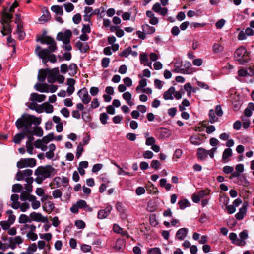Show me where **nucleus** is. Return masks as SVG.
<instances>
[{"instance_id": "nucleus-25", "label": "nucleus", "mask_w": 254, "mask_h": 254, "mask_svg": "<svg viewBox=\"0 0 254 254\" xmlns=\"http://www.w3.org/2000/svg\"><path fill=\"white\" fill-rule=\"evenodd\" d=\"M2 25L1 33L3 36L11 34L12 29L11 25L1 24Z\"/></svg>"}, {"instance_id": "nucleus-18", "label": "nucleus", "mask_w": 254, "mask_h": 254, "mask_svg": "<svg viewBox=\"0 0 254 254\" xmlns=\"http://www.w3.org/2000/svg\"><path fill=\"white\" fill-rule=\"evenodd\" d=\"M34 88L37 91L41 92L48 93L49 91V86L46 83L40 84L37 83L35 85Z\"/></svg>"}, {"instance_id": "nucleus-29", "label": "nucleus", "mask_w": 254, "mask_h": 254, "mask_svg": "<svg viewBox=\"0 0 254 254\" xmlns=\"http://www.w3.org/2000/svg\"><path fill=\"white\" fill-rule=\"evenodd\" d=\"M197 158L201 160H205L208 155L207 150L202 148H199L197 152Z\"/></svg>"}, {"instance_id": "nucleus-19", "label": "nucleus", "mask_w": 254, "mask_h": 254, "mask_svg": "<svg viewBox=\"0 0 254 254\" xmlns=\"http://www.w3.org/2000/svg\"><path fill=\"white\" fill-rule=\"evenodd\" d=\"M49 71V69L48 68L39 70L38 75V79L40 82H43L45 81L46 77H48Z\"/></svg>"}, {"instance_id": "nucleus-55", "label": "nucleus", "mask_w": 254, "mask_h": 254, "mask_svg": "<svg viewBox=\"0 0 254 254\" xmlns=\"http://www.w3.org/2000/svg\"><path fill=\"white\" fill-rule=\"evenodd\" d=\"M110 59L109 58H104L102 60L101 64L102 66L104 68H106L109 66L110 63Z\"/></svg>"}, {"instance_id": "nucleus-51", "label": "nucleus", "mask_w": 254, "mask_h": 254, "mask_svg": "<svg viewBox=\"0 0 254 254\" xmlns=\"http://www.w3.org/2000/svg\"><path fill=\"white\" fill-rule=\"evenodd\" d=\"M116 208L117 210L120 213H125V209L123 204L121 202H118L116 204Z\"/></svg>"}, {"instance_id": "nucleus-10", "label": "nucleus", "mask_w": 254, "mask_h": 254, "mask_svg": "<svg viewBox=\"0 0 254 254\" xmlns=\"http://www.w3.org/2000/svg\"><path fill=\"white\" fill-rule=\"evenodd\" d=\"M112 210V206L110 204H107L104 209H101L98 212L97 217L99 219L106 218L111 213Z\"/></svg>"}, {"instance_id": "nucleus-40", "label": "nucleus", "mask_w": 254, "mask_h": 254, "mask_svg": "<svg viewBox=\"0 0 254 254\" xmlns=\"http://www.w3.org/2000/svg\"><path fill=\"white\" fill-rule=\"evenodd\" d=\"M209 117L210 122L211 123H214L216 121H217L218 118L215 116V113L213 109H211L209 112Z\"/></svg>"}, {"instance_id": "nucleus-8", "label": "nucleus", "mask_w": 254, "mask_h": 254, "mask_svg": "<svg viewBox=\"0 0 254 254\" xmlns=\"http://www.w3.org/2000/svg\"><path fill=\"white\" fill-rule=\"evenodd\" d=\"M77 95L84 104H87L91 101V97L89 95L86 88H83L79 90L77 92Z\"/></svg>"}, {"instance_id": "nucleus-27", "label": "nucleus", "mask_w": 254, "mask_h": 254, "mask_svg": "<svg viewBox=\"0 0 254 254\" xmlns=\"http://www.w3.org/2000/svg\"><path fill=\"white\" fill-rule=\"evenodd\" d=\"M49 151L45 153V156L47 159H52L54 157V151L56 149L54 144H50L48 146Z\"/></svg>"}, {"instance_id": "nucleus-3", "label": "nucleus", "mask_w": 254, "mask_h": 254, "mask_svg": "<svg viewBox=\"0 0 254 254\" xmlns=\"http://www.w3.org/2000/svg\"><path fill=\"white\" fill-rule=\"evenodd\" d=\"M55 169L50 165L39 166L35 171L36 176L35 181L38 184H41L46 179L53 176L55 174Z\"/></svg>"}, {"instance_id": "nucleus-49", "label": "nucleus", "mask_w": 254, "mask_h": 254, "mask_svg": "<svg viewBox=\"0 0 254 254\" xmlns=\"http://www.w3.org/2000/svg\"><path fill=\"white\" fill-rule=\"evenodd\" d=\"M108 118V115L105 113H102L100 115V121L104 125H105L107 123V120Z\"/></svg>"}, {"instance_id": "nucleus-42", "label": "nucleus", "mask_w": 254, "mask_h": 254, "mask_svg": "<svg viewBox=\"0 0 254 254\" xmlns=\"http://www.w3.org/2000/svg\"><path fill=\"white\" fill-rule=\"evenodd\" d=\"M62 192L59 189H55L52 191V196L55 199L61 198Z\"/></svg>"}, {"instance_id": "nucleus-39", "label": "nucleus", "mask_w": 254, "mask_h": 254, "mask_svg": "<svg viewBox=\"0 0 254 254\" xmlns=\"http://www.w3.org/2000/svg\"><path fill=\"white\" fill-rule=\"evenodd\" d=\"M224 47L218 43H215L213 46V51L215 53L221 52L223 51Z\"/></svg>"}, {"instance_id": "nucleus-7", "label": "nucleus", "mask_w": 254, "mask_h": 254, "mask_svg": "<svg viewBox=\"0 0 254 254\" xmlns=\"http://www.w3.org/2000/svg\"><path fill=\"white\" fill-rule=\"evenodd\" d=\"M33 171L30 169H27L23 171H18L16 175L15 179L18 181L25 180L27 181V178H33L30 177Z\"/></svg>"}, {"instance_id": "nucleus-63", "label": "nucleus", "mask_w": 254, "mask_h": 254, "mask_svg": "<svg viewBox=\"0 0 254 254\" xmlns=\"http://www.w3.org/2000/svg\"><path fill=\"white\" fill-rule=\"evenodd\" d=\"M65 10L67 12L72 11L74 9V5L71 3H67L64 4Z\"/></svg>"}, {"instance_id": "nucleus-17", "label": "nucleus", "mask_w": 254, "mask_h": 254, "mask_svg": "<svg viewBox=\"0 0 254 254\" xmlns=\"http://www.w3.org/2000/svg\"><path fill=\"white\" fill-rule=\"evenodd\" d=\"M76 83L75 80L73 78H68L67 80V85L68 88L67 89V92L68 95H71L75 90L74 85Z\"/></svg>"}, {"instance_id": "nucleus-38", "label": "nucleus", "mask_w": 254, "mask_h": 254, "mask_svg": "<svg viewBox=\"0 0 254 254\" xmlns=\"http://www.w3.org/2000/svg\"><path fill=\"white\" fill-rule=\"evenodd\" d=\"M45 111L47 113H51L53 112L54 108L53 105L49 104L48 102L44 103L43 104Z\"/></svg>"}, {"instance_id": "nucleus-14", "label": "nucleus", "mask_w": 254, "mask_h": 254, "mask_svg": "<svg viewBox=\"0 0 254 254\" xmlns=\"http://www.w3.org/2000/svg\"><path fill=\"white\" fill-rule=\"evenodd\" d=\"M231 176L229 177V179H232L233 178H237L238 179H239L240 181H241V179L244 181V183H241L240 185L243 186H247L249 184L248 181L246 179V178L244 176H241L239 172L237 171H234L231 173Z\"/></svg>"}, {"instance_id": "nucleus-62", "label": "nucleus", "mask_w": 254, "mask_h": 254, "mask_svg": "<svg viewBox=\"0 0 254 254\" xmlns=\"http://www.w3.org/2000/svg\"><path fill=\"white\" fill-rule=\"evenodd\" d=\"M10 240L13 242V243L16 244H20L22 243L23 240L21 237L19 236H16L14 238H11Z\"/></svg>"}, {"instance_id": "nucleus-56", "label": "nucleus", "mask_w": 254, "mask_h": 254, "mask_svg": "<svg viewBox=\"0 0 254 254\" xmlns=\"http://www.w3.org/2000/svg\"><path fill=\"white\" fill-rule=\"evenodd\" d=\"M75 225L79 229H83L85 227V223L83 220H77L75 222Z\"/></svg>"}, {"instance_id": "nucleus-50", "label": "nucleus", "mask_w": 254, "mask_h": 254, "mask_svg": "<svg viewBox=\"0 0 254 254\" xmlns=\"http://www.w3.org/2000/svg\"><path fill=\"white\" fill-rule=\"evenodd\" d=\"M32 130L34 134L38 136H41L43 135V130L40 127H35L32 128Z\"/></svg>"}, {"instance_id": "nucleus-11", "label": "nucleus", "mask_w": 254, "mask_h": 254, "mask_svg": "<svg viewBox=\"0 0 254 254\" xmlns=\"http://www.w3.org/2000/svg\"><path fill=\"white\" fill-rule=\"evenodd\" d=\"M12 18L13 16L11 13L4 11L1 14L0 23L1 24L11 25L10 23Z\"/></svg>"}, {"instance_id": "nucleus-61", "label": "nucleus", "mask_w": 254, "mask_h": 254, "mask_svg": "<svg viewBox=\"0 0 254 254\" xmlns=\"http://www.w3.org/2000/svg\"><path fill=\"white\" fill-rule=\"evenodd\" d=\"M81 250L84 253L89 252L91 250V246L86 244H83L81 246Z\"/></svg>"}, {"instance_id": "nucleus-44", "label": "nucleus", "mask_w": 254, "mask_h": 254, "mask_svg": "<svg viewBox=\"0 0 254 254\" xmlns=\"http://www.w3.org/2000/svg\"><path fill=\"white\" fill-rule=\"evenodd\" d=\"M147 253V254H162L160 249L157 247L149 249Z\"/></svg>"}, {"instance_id": "nucleus-24", "label": "nucleus", "mask_w": 254, "mask_h": 254, "mask_svg": "<svg viewBox=\"0 0 254 254\" xmlns=\"http://www.w3.org/2000/svg\"><path fill=\"white\" fill-rule=\"evenodd\" d=\"M247 212V204H243L242 207L240 208L239 211L235 214V217L237 220H242Z\"/></svg>"}, {"instance_id": "nucleus-58", "label": "nucleus", "mask_w": 254, "mask_h": 254, "mask_svg": "<svg viewBox=\"0 0 254 254\" xmlns=\"http://www.w3.org/2000/svg\"><path fill=\"white\" fill-rule=\"evenodd\" d=\"M140 63L141 64H144V63L148 61L147 55L146 53H143L140 54L139 56Z\"/></svg>"}, {"instance_id": "nucleus-28", "label": "nucleus", "mask_w": 254, "mask_h": 254, "mask_svg": "<svg viewBox=\"0 0 254 254\" xmlns=\"http://www.w3.org/2000/svg\"><path fill=\"white\" fill-rule=\"evenodd\" d=\"M175 93V88L173 86L171 87L167 91L165 92L163 95V98L165 100H173V94Z\"/></svg>"}, {"instance_id": "nucleus-43", "label": "nucleus", "mask_w": 254, "mask_h": 254, "mask_svg": "<svg viewBox=\"0 0 254 254\" xmlns=\"http://www.w3.org/2000/svg\"><path fill=\"white\" fill-rule=\"evenodd\" d=\"M50 18V14L49 11L46 10L43 14L40 17L39 20L40 21H47Z\"/></svg>"}, {"instance_id": "nucleus-36", "label": "nucleus", "mask_w": 254, "mask_h": 254, "mask_svg": "<svg viewBox=\"0 0 254 254\" xmlns=\"http://www.w3.org/2000/svg\"><path fill=\"white\" fill-rule=\"evenodd\" d=\"M51 10L57 14L62 15L63 13V9L62 6L54 5L51 7Z\"/></svg>"}, {"instance_id": "nucleus-6", "label": "nucleus", "mask_w": 254, "mask_h": 254, "mask_svg": "<svg viewBox=\"0 0 254 254\" xmlns=\"http://www.w3.org/2000/svg\"><path fill=\"white\" fill-rule=\"evenodd\" d=\"M36 165V160L34 158L21 159L17 163V167L18 168L24 167H33Z\"/></svg>"}, {"instance_id": "nucleus-41", "label": "nucleus", "mask_w": 254, "mask_h": 254, "mask_svg": "<svg viewBox=\"0 0 254 254\" xmlns=\"http://www.w3.org/2000/svg\"><path fill=\"white\" fill-rule=\"evenodd\" d=\"M229 238L233 244L237 245V242H238L237 241L239 240V239L238 238L237 235L235 233H230L229 234Z\"/></svg>"}, {"instance_id": "nucleus-53", "label": "nucleus", "mask_w": 254, "mask_h": 254, "mask_svg": "<svg viewBox=\"0 0 254 254\" xmlns=\"http://www.w3.org/2000/svg\"><path fill=\"white\" fill-rule=\"evenodd\" d=\"M161 163L157 160H153L151 163V167L155 170L159 168Z\"/></svg>"}, {"instance_id": "nucleus-9", "label": "nucleus", "mask_w": 254, "mask_h": 254, "mask_svg": "<svg viewBox=\"0 0 254 254\" xmlns=\"http://www.w3.org/2000/svg\"><path fill=\"white\" fill-rule=\"evenodd\" d=\"M47 144H26L27 151L30 154H33L34 146L38 149H41L42 151H46L48 147Z\"/></svg>"}, {"instance_id": "nucleus-64", "label": "nucleus", "mask_w": 254, "mask_h": 254, "mask_svg": "<svg viewBox=\"0 0 254 254\" xmlns=\"http://www.w3.org/2000/svg\"><path fill=\"white\" fill-rule=\"evenodd\" d=\"M200 198H203L205 196L209 194V190H201L199 191L197 194Z\"/></svg>"}, {"instance_id": "nucleus-15", "label": "nucleus", "mask_w": 254, "mask_h": 254, "mask_svg": "<svg viewBox=\"0 0 254 254\" xmlns=\"http://www.w3.org/2000/svg\"><path fill=\"white\" fill-rule=\"evenodd\" d=\"M28 133V132L21 131L20 132L16 134L13 137V142L14 143H20L23 141V140L26 138Z\"/></svg>"}, {"instance_id": "nucleus-5", "label": "nucleus", "mask_w": 254, "mask_h": 254, "mask_svg": "<svg viewBox=\"0 0 254 254\" xmlns=\"http://www.w3.org/2000/svg\"><path fill=\"white\" fill-rule=\"evenodd\" d=\"M20 231L22 235L26 234L27 237L32 241H35L38 238V236L35 233L36 227L34 224L28 223L20 225Z\"/></svg>"}, {"instance_id": "nucleus-54", "label": "nucleus", "mask_w": 254, "mask_h": 254, "mask_svg": "<svg viewBox=\"0 0 254 254\" xmlns=\"http://www.w3.org/2000/svg\"><path fill=\"white\" fill-rule=\"evenodd\" d=\"M48 61L53 63H55L57 61L55 55L54 54L50 55V54H49L47 58L45 60H43V62H45Z\"/></svg>"}, {"instance_id": "nucleus-16", "label": "nucleus", "mask_w": 254, "mask_h": 254, "mask_svg": "<svg viewBox=\"0 0 254 254\" xmlns=\"http://www.w3.org/2000/svg\"><path fill=\"white\" fill-rule=\"evenodd\" d=\"M240 239L237 242V245L240 246H244L246 244L245 240L248 237V232L247 230H243L239 234Z\"/></svg>"}, {"instance_id": "nucleus-52", "label": "nucleus", "mask_w": 254, "mask_h": 254, "mask_svg": "<svg viewBox=\"0 0 254 254\" xmlns=\"http://www.w3.org/2000/svg\"><path fill=\"white\" fill-rule=\"evenodd\" d=\"M79 209H84L87 207V203L84 200H80L76 203Z\"/></svg>"}, {"instance_id": "nucleus-59", "label": "nucleus", "mask_w": 254, "mask_h": 254, "mask_svg": "<svg viewBox=\"0 0 254 254\" xmlns=\"http://www.w3.org/2000/svg\"><path fill=\"white\" fill-rule=\"evenodd\" d=\"M30 208V205L28 203L25 202L21 204H20V207L19 208L20 209L21 211L22 212H25Z\"/></svg>"}, {"instance_id": "nucleus-2", "label": "nucleus", "mask_w": 254, "mask_h": 254, "mask_svg": "<svg viewBox=\"0 0 254 254\" xmlns=\"http://www.w3.org/2000/svg\"><path fill=\"white\" fill-rule=\"evenodd\" d=\"M37 41H40L42 44H47L49 45L48 48L41 50V47L37 45L35 49V52L40 58L43 60H45L50 53L55 52L57 47L56 43L54 39L49 36H43L39 38Z\"/></svg>"}, {"instance_id": "nucleus-33", "label": "nucleus", "mask_w": 254, "mask_h": 254, "mask_svg": "<svg viewBox=\"0 0 254 254\" xmlns=\"http://www.w3.org/2000/svg\"><path fill=\"white\" fill-rule=\"evenodd\" d=\"M77 66L76 64L73 63L71 64L68 66V70H69V74L72 76L75 75L77 73Z\"/></svg>"}, {"instance_id": "nucleus-12", "label": "nucleus", "mask_w": 254, "mask_h": 254, "mask_svg": "<svg viewBox=\"0 0 254 254\" xmlns=\"http://www.w3.org/2000/svg\"><path fill=\"white\" fill-rule=\"evenodd\" d=\"M30 219L32 221L36 222H45L47 220V218L43 217L40 213H36L35 212H31L30 214Z\"/></svg>"}, {"instance_id": "nucleus-20", "label": "nucleus", "mask_w": 254, "mask_h": 254, "mask_svg": "<svg viewBox=\"0 0 254 254\" xmlns=\"http://www.w3.org/2000/svg\"><path fill=\"white\" fill-rule=\"evenodd\" d=\"M10 198L12 202L11 204V207L14 209H18L20 207V202L18 201V195L16 194H12Z\"/></svg>"}, {"instance_id": "nucleus-46", "label": "nucleus", "mask_w": 254, "mask_h": 254, "mask_svg": "<svg viewBox=\"0 0 254 254\" xmlns=\"http://www.w3.org/2000/svg\"><path fill=\"white\" fill-rule=\"evenodd\" d=\"M23 187L21 185L19 184H16L13 185L12 190L13 192L18 193L21 191Z\"/></svg>"}, {"instance_id": "nucleus-60", "label": "nucleus", "mask_w": 254, "mask_h": 254, "mask_svg": "<svg viewBox=\"0 0 254 254\" xmlns=\"http://www.w3.org/2000/svg\"><path fill=\"white\" fill-rule=\"evenodd\" d=\"M73 21L74 23L78 24L81 20V16L79 13H77L74 15L72 18Z\"/></svg>"}, {"instance_id": "nucleus-45", "label": "nucleus", "mask_w": 254, "mask_h": 254, "mask_svg": "<svg viewBox=\"0 0 254 254\" xmlns=\"http://www.w3.org/2000/svg\"><path fill=\"white\" fill-rule=\"evenodd\" d=\"M45 207L48 209L49 212H51L55 208V205L52 201H49L45 203Z\"/></svg>"}, {"instance_id": "nucleus-34", "label": "nucleus", "mask_w": 254, "mask_h": 254, "mask_svg": "<svg viewBox=\"0 0 254 254\" xmlns=\"http://www.w3.org/2000/svg\"><path fill=\"white\" fill-rule=\"evenodd\" d=\"M232 155V151L231 149L229 148L225 149L223 153L222 159L224 161H226Z\"/></svg>"}, {"instance_id": "nucleus-57", "label": "nucleus", "mask_w": 254, "mask_h": 254, "mask_svg": "<svg viewBox=\"0 0 254 254\" xmlns=\"http://www.w3.org/2000/svg\"><path fill=\"white\" fill-rule=\"evenodd\" d=\"M117 167V168L119 169L118 171V174L120 175H128L129 173L126 172L125 171H124L123 168L120 167L117 163H113Z\"/></svg>"}, {"instance_id": "nucleus-48", "label": "nucleus", "mask_w": 254, "mask_h": 254, "mask_svg": "<svg viewBox=\"0 0 254 254\" xmlns=\"http://www.w3.org/2000/svg\"><path fill=\"white\" fill-rule=\"evenodd\" d=\"M83 152V146L82 144H79L77 147L76 156L77 158H79L82 152Z\"/></svg>"}, {"instance_id": "nucleus-26", "label": "nucleus", "mask_w": 254, "mask_h": 254, "mask_svg": "<svg viewBox=\"0 0 254 254\" xmlns=\"http://www.w3.org/2000/svg\"><path fill=\"white\" fill-rule=\"evenodd\" d=\"M125 248V242L122 239H118L114 249L118 252H123Z\"/></svg>"}, {"instance_id": "nucleus-31", "label": "nucleus", "mask_w": 254, "mask_h": 254, "mask_svg": "<svg viewBox=\"0 0 254 254\" xmlns=\"http://www.w3.org/2000/svg\"><path fill=\"white\" fill-rule=\"evenodd\" d=\"M54 139V134L50 133L48 135L44 136L42 140L38 139L34 143H49Z\"/></svg>"}, {"instance_id": "nucleus-1", "label": "nucleus", "mask_w": 254, "mask_h": 254, "mask_svg": "<svg viewBox=\"0 0 254 254\" xmlns=\"http://www.w3.org/2000/svg\"><path fill=\"white\" fill-rule=\"evenodd\" d=\"M41 122L40 118H37L28 114H23L15 122V126L18 129L25 132L31 133L32 131V125H39Z\"/></svg>"}, {"instance_id": "nucleus-32", "label": "nucleus", "mask_w": 254, "mask_h": 254, "mask_svg": "<svg viewBox=\"0 0 254 254\" xmlns=\"http://www.w3.org/2000/svg\"><path fill=\"white\" fill-rule=\"evenodd\" d=\"M142 29L144 32L148 34H152L155 31V28L154 27L150 26L148 24H144L142 25Z\"/></svg>"}, {"instance_id": "nucleus-47", "label": "nucleus", "mask_w": 254, "mask_h": 254, "mask_svg": "<svg viewBox=\"0 0 254 254\" xmlns=\"http://www.w3.org/2000/svg\"><path fill=\"white\" fill-rule=\"evenodd\" d=\"M131 52V47H129L121 52L119 55L121 57H127Z\"/></svg>"}, {"instance_id": "nucleus-22", "label": "nucleus", "mask_w": 254, "mask_h": 254, "mask_svg": "<svg viewBox=\"0 0 254 254\" xmlns=\"http://www.w3.org/2000/svg\"><path fill=\"white\" fill-rule=\"evenodd\" d=\"M46 96L44 94H38L37 93H32L31 94L30 100L32 101L42 102L46 99Z\"/></svg>"}, {"instance_id": "nucleus-30", "label": "nucleus", "mask_w": 254, "mask_h": 254, "mask_svg": "<svg viewBox=\"0 0 254 254\" xmlns=\"http://www.w3.org/2000/svg\"><path fill=\"white\" fill-rule=\"evenodd\" d=\"M18 222L20 224H22V225L26 224L28 223H31L32 222V220L30 219V217L26 214H22L19 217Z\"/></svg>"}, {"instance_id": "nucleus-13", "label": "nucleus", "mask_w": 254, "mask_h": 254, "mask_svg": "<svg viewBox=\"0 0 254 254\" xmlns=\"http://www.w3.org/2000/svg\"><path fill=\"white\" fill-rule=\"evenodd\" d=\"M188 233V229L186 228L179 229L176 233V238L180 241L184 240Z\"/></svg>"}, {"instance_id": "nucleus-21", "label": "nucleus", "mask_w": 254, "mask_h": 254, "mask_svg": "<svg viewBox=\"0 0 254 254\" xmlns=\"http://www.w3.org/2000/svg\"><path fill=\"white\" fill-rule=\"evenodd\" d=\"M113 231L117 234H121L123 236H127V238L129 237L128 234L126 231H124L118 224H114L113 227Z\"/></svg>"}, {"instance_id": "nucleus-23", "label": "nucleus", "mask_w": 254, "mask_h": 254, "mask_svg": "<svg viewBox=\"0 0 254 254\" xmlns=\"http://www.w3.org/2000/svg\"><path fill=\"white\" fill-rule=\"evenodd\" d=\"M76 47L82 53H86L89 50V46L87 43H83L79 41L76 43Z\"/></svg>"}, {"instance_id": "nucleus-37", "label": "nucleus", "mask_w": 254, "mask_h": 254, "mask_svg": "<svg viewBox=\"0 0 254 254\" xmlns=\"http://www.w3.org/2000/svg\"><path fill=\"white\" fill-rule=\"evenodd\" d=\"M26 182H27V184L25 186V189L28 192H30L32 190V186L31 184L33 182V179L27 178V181Z\"/></svg>"}, {"instance_id": "nucleus-4", "label": "nucleus", "mask_w": 254, "mask_h": 254, "mask_svg": "<svg viewBox=\"0 0 254 254\" xmlns=\"http://www.w3.org/2000/svg\"><path fill=\"white\" fill-rule=\"evenodd\" d=\"M250 52L248 51L244 46H240L234 53V59L240 64H244L248 63L250 59Z\"/></svg>"}, {"instance_id": "nucleus-35", "label": "nucleus", "mask_w": 254, "mask_h": 254, "mask_svg": "<svg viewBox=\"0 0 254 254\" xmlns=\"http://www.w3.org/2000/svg\"><path fill=\"white\" fill-rule=\"evenodd\" d=\"M179 207L181 209H184L190 206V203L187 199H182L178 202Z\"/></svg>"}]
</instances>
